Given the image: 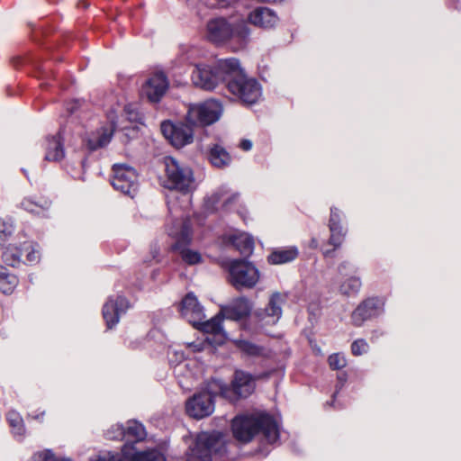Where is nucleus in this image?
I'll return each mask as SVG.
<instances>
[{"label":"nucleus","mask_w":461,"mask_h":461,"mask_svg":"<svg viewBox=\"0 0 461 461\" xmlns=\"http://www.w3.org/2000/svg\"><path fill=\"white\" fill-rule=\"evenodd\" d=\"M81 164H82V166L84 167L85 160H82V161H81Z\"/></svg>","instance_id":"nucleus-52"},{"label":"nucleus","mask_w":461,"mask_h":461,"mask_svg":"<svg viewBox=\"0 0 461 461\" xmlns=\"http://www.w3.org/2000/svg\"><path fill=\"white\" fill-rule=\"evenodd\" d=\"M368 349V344L364 339H357L351 345V351L355 356H360Z\"/></svg>","instance_id":"nucleus-42"},{"label":"nucleus","mask_w":461,"mask_h":461,"mask_svg":"<svg viewBox=\"0 0 461 461\" xmlns=\"http://www.w3.org/2000/svg\"><path fill=\"white\" fill-rule=\"evenodd\" d=\"M69 110L70 113H73L74 110H75V107H71V108H68Z\"/></svg>","instance_id":"nucleus-50"},{"label":"nucleus","mask_w":461,"mask_h":461,"mask_svg":"<svg viewBox=\"0 0 461 461\" xmlns=\"http://www.w3.org/2000/svg\"><path fill=\"white\" fill-rule=\"evenodd\" d=\"M168 234L176 238V242L172 249L176 252L181 260L187 265H195L201 261V254L198 250L190 247L192 240V227L188 221H185L181 223L178 230H167Z\"/></svg>","instance_id":"nucleus-9"},{"label":"nucleus","mask_w":461,"mask_h":461,"mask_svg":"<svg viewBox=\"0 0 461 461\" xmlns=\"http://www.w3.org/2000/svg\"><path fill=\"white\" fill-rule=\"evenodd\" d=\"M230 93L245 104H253L262 96V88L259 83L248 77L241 68L240 73L234 75L228 83Z\"/></svg>","instance_id":"nucleus-8"},{"label":"nucleus","mask_w":461,"mask_h":461,"mask_svg":"<svg viewBox=\"0 0 461 461\" xmlns=\"http://www.w3.org/2000/svg\"><path fill=\"white\" fill-rule=\"evenodd\" d=\"M231 429L234 438L243 443L249 442L259 430L269 443H276L280 435L278 421L265 412L237 416Z\"/></svg>","instance_id":"nucleus-1"},{"label":"nucleus","mask_w":461,"mask_h":461,"mask_svg":"<svg viewBox=\"0 0 461 461\" xmlns=\"http://www.w3.org/2000/svg\"><path fill=\"white\" fill-rule=\"evenodd\" d=\"M240 71V61L234 58L220 59L212 65H206L203 68V90L214 89L224 79L232 78Z\"/></svg>","instance_id":"nucleus-6"},{"label":"nucleus","mask_w":461,"mask_h":461,"mask_svg":"<svg viewBox=\"0 0 461 461\" xmlns=\"http://www.w3.org/2000/svg\"><path fill=\"white\" fill-rule=\"evenodd\" d=\"M124 429L127 443L123 445L121 455L108 452L98 456L95 461H166L165 456L158 449L136 450L134 443L143 440L147 435L141 423L131 420Z\"/></svg>","instance_id":"nucleus-2"},{"label":"nucleus","mask_w":461,"mask_h":461,"mask_svg":"<svg viewBox=\"0 0 461 461\" xmlns=\"http://www.w3.org/2000/svg\"><path fill=\"white\" fill-rule=\"evenodd\" d=\"M250 30L244 20L230 23L223 18H215L207 23V38L214 43L223 42L233 36L246 38Z\"/></svg>","instance_id":"nucleus-7"},{"label":"nucleus","mask_w":461,"mask_h":461,"mask_svg":"<svg viewBox=\"0 0 461 461\" xmlns=\"http://www.w3.org/2000/svg\"><path fill=\"white\" fill-rule=\"evenodd\" d=\"M285 302V294L278 292L273 293L267 307L258 310L255 315L263 324H276L282 316V306Z\"/></svg>","instance_id":"nucleus-13"},{"label":"nucleus","mask_w":461,"mask_h":461,"mask_svg":"<svg viewBox=\"0 0 461 461\" xmlns=\"http://www.w3.org/2000/svg\"><path fill=\"white\" fill-rule=\"evenodd\" d=\"M248 21L257 27L271 29L276 26L279 18L270 8L258 7L249 14Z\"/></svg>","instance_id":"nucleus-18"},{"label":"nucleus","mask_w":461,"mask_h":461,"mask_svg":"<svg viewBox=\"0 0 461 461\" xmlns=\"http://www.w3.org/2000/svg\"><path fill=\"white\" fill-rule=\"evenodd\" d=\"M237 348L244 354L251 357L260 356L263 352L262 348L243 339L235 340Z\"/></svg>","instance_id":"nucleus-37"},{"label":"nucleus","mask_w":461,"mask_h":461,"mask_svg":"<svg viewBox=\"0 0 461 461\" xmlns=\"http://www.w3.org/2000/svg\"><path fill=\"white\" fill-rule=\"evenodd\" d=\"M222 5H230L234 0H220Z\"/></svg>","instance_id":"nucleus-48"},{"label":"nucleus","mask_w":461,"mask_h":461,"mask_svg":"<svg viewBox=\"0 0 461 461\" xmlns=\"http://www.w3.org/2000/svg\"><path fill=\"white\" fill-rule=\"evenodd\" d=\"M31 461H71L69 458H57L50 450L35 453Z\"/></svg>","instance_id":"nucleus-39"},{"label":"nucleus","mask_w":461,"mask_h":461,"mask_svg":"<svg viewBox=\"0 0 461 461\" xmlns=\"http://www.w3.org/2000/svg\"><path fill=\"white\" fill-rule=\"evenodd\" d=\"M232 389L238 396L248 397L254 392L255 381L251 375L244 371L238 370L234 375Z\"/></svg>","instance_id":"nucleus-20"},{"label":"nucleus","mask_w":461,"mask_h":461,"mask_svg":"<svg viewBox=\"0 0 461 461\" xmlns=\"http://www.w3.org/2000/svg\"><path fill=\"white\" fill-rule=\"evenodd\" d=\"M125 429L122 424L112 426L105 433L108 439H122L124 438Z\"/></svg>","instance_id":"nucleus-41"},{"label":"nucleus","mask_w":461,"mask_h":461,"mask_svg":"<svg viewBox=\"0 0 461 461\" xmlns=\"http://www.w3.org/2000/svg\"><path fill=\"white\" fill-rule=\"evenodd\" d=\"M202 351V342H191L186 345V357H191L193 354L199 353Z\"/></svg>","instance_id":"nucleus-44"},{"label":"nucleus","mask_w":461,"mask_h":461,"mask_svg":"<svg viewBox=\"0 0 461 461\" xmlns=\"http://www.w3.org/2000/svg\"><path fill=\"white\" fill-rule=\"evenodd\" d=\"M65 156L63 143L61 141L60 134H57L46 140V153L45 160L48 161H59Z\"/></svg>","instance_id":"nucleus-23"},{"label":"nucleus","mask_w":461,"mask_h":461,"mask_svg":"<svg viewBox=\"0 0 461 461\" xmlns=\"http://www.w3.org/2000/svg\"><path fill=\"white\" fill-rule=\"evenodd\" d=\"M185 122L193 128L194 131L196 128L202 126V104H189Z\"/></svg>","instance_id":"nucleus-31"},{"label":"nucleus","mask_w":461,"mask_h":461,"mask_svg":"<svg viewBox=\"0 0 461 461\" xmlns=\"http://www.w3.org/2000/svg\"><path fill=\"white\" fill-rule=\"evenodd\" d=\"M377 302L369 299L362 303L352 313V321L355 325H361L364 321L376 313Z\"/></svg>","instance_id":"nucleus-22"},{"label":"nucleus","mask_w":461,"mask_h":461,"mask_svg":"<svg viewBox=\"0 0 461 461\" xmlns=\"http://www.w3.org/2000/svg\"><path fill=\"white\" fill-rule=\"evenodd\" d=\"M22 257H23V248L13 245L8 246L3 252L4 261L13 267L20 263Z\"/></svg>","instance_id":"nucleus-34"},{"label":"nucleus","mask_w":461,"mask_h":461,"mask_svg":"<svg viewBox=\"0 0 461 461\" xmlns=\"http://www.w3.org/2000/svg\"><path fill=\"white\" fill-rule=\"evenodd\" d=\"M113 131V124L102 128L99 131H97L96 136H93L87 140V146L89 149L95 150L107 145L111 141Z\"/></svg>","instance_id":"nucleus-25"},{"label":"nucleus","mask_w":461,"mask_h":461,"mask_svg":"<svg viewBox=\"0 0 461 461\" xmlns=\"http://www.w3.org/2000/svg\"><path fill=\"white\" fill-rule=\"evenodd\" d=\"M138 132H123V136L126 137V140H128L130 138H135L137 137Z\"/></svg>","instance_id":"nucleus-47"},{"label":"nucleus","mask_w":461,"mask_h":461,"mask_svg":"<svg viewBox=\"0 0 461 461\" xmlns=\"http://www.w3.org/2000/svg\"><path fill=\"white\" fill-rule=\"evenodd\" d=\"M13 232V226L4 219H0V243Z\"/></svg>","instance_id":"nucleus-43"},{"label":"nucleus","mask_w":461,"mask_h":461,"mask_svg":"<svg viewBox=\"0 0 461 461\" xmlns=\"http://www.w3.org/2000/svg\"><path fill=\"white\" fill-rule=\"evenodd\" d=\"M129 308L128 301L121 295L110 296L103 307V317L108 329L115 326Z\"/></svg>","instance_id":"nucleus-14"},{"label":"nucleus","mask_w":461,"mask_h":461,"mask_svg":"<svg viewBox=\"0 0 461 461\" xmlns=\"http://www.w3.org/2000/svg\"><path fill=\"white\" fill-rule=\"evenodd\" d=\"M160 128L164 137L176 149H181L194 141V131L185 122L166 121L161 123Z\"/></svg>","instance_id":"nucleus-11"},{"label":"nucleus","mask_w":461,"mask_h":461,"mask_svg":"<svg viewBox=\"0 0 461 461\" xmlns=\"http://www.w3.org/2000/svg\"><path fill=\"white\" fill-rule=\"evenodd\" d=\"M185 59L194 66L192 80L194 85L200 86L202 85V68L196 63V59L200 57V50L198 48L191 47L185 52Z\"/></svg>","instance_id":"nucleus-28"},{"label":"nucleus","mask_w":461,"mask_h":461,"mask_svg":"<svg viewBox=\"0 0 461 461\" xmlns=\"http://www.w3.org/2000/svg\"><path fill=\"white\" fill-rule=\"evenodd\" d=\"M25 262L29 264L37 263L40 260V252L30 243H24L23 247Z\"/></svg>","instance_id":"nucleus-38"},{"label":"nucleus","mask_w":461,"mask_h":461,"mask_svg":"<svg viewBox=\"0 0 461 461\" xmlns=\"http://www.w3.org/2000/svg\"><path fill=\"white\" fill-rule=\"evenodd\" d=\"M184 358V353L180 354V359Z\"/></svg>","instance_id":"nucleus-51"},{"label":"nucleus","mask_w":461,"mask_h":461,"mask_svg":"<svg viewBox=\"0 0 461 461\" xmlns=\"http://www.w3.org/2000/svg\"><path fill=\"white\" fill-rule=\"evenodd\" d=\"M323 255L325 257H329L330 255V251L329 249H325V250H323Z\"/></svg>","instance_id":"nucleus-49"},{"label":"nucleus","mask_w":461,"mask_h":461,"mask_svg":"<svg viewBox=\"0 0 461 461\" xmlns=\"http://www.w3.org/2000/svg\"><path fill=\"white\" fill-rule=\"evenodd\" d=\"M7 420L14 436L23 437L25 432V428L21 414L16 411H10L7 413Z\"/></svg>","instance_id":"nucleus-33"},{"label":"nucleus","mask_w":461,"mask_h":461,"mask_svg":"<svg viewBox=\"0 0 461 461\" xmlns=\"http://www.w3.org/2000/svg\"><path fill=\"white\" fill-rule=\"evenodd\" d=\"M240 147L245 150V151H249L252 149V142L251 140H242L240 141Z\"/></svg>","instance_id":"nucleus-45"},{"label":"nucleus","mask_w":461,"mask_h":461,"mask_svg":"<svg viewBox=\"0 0 461 461\" xmlns=\"http://www.w3.org/2000/svg\"><path fill=\"white\" fill-rule=\"evenodd\" d=\"M227 388L220 380L207 382L203 388V417L209 416L214 411V398L217 396L227 397Z\"/></svg>","instance_id":"nucleus-17"},{"label":"nucleus","mask_w":461,"mask_h":461,"mask_svg":"<svg viewBox=\"0 0 461 461\" xmlns=\"http://www.w3.org/2000/svg\"><path fill=\"white\" fill-rule=\"evenodd\" d=\"M298 251L295 248L283 249L273 251L268 256L271 264H285L296 258Z\"/></svg>","instance_id":"nucleus-29"},{"label":"nucleus","mask_w":461,"mask_h":461,"mask_svg":"<svg viewBox=\"0 0 461 461\" xmlns=\"http://www.w3.org/2000/svg\"><path fill=\"white\" fill-rule=\"evenodd\" d=\"M113 173L111 184L113 188L133 197L139 188V176L136 170L126 164H114Z\"/></svg>","instance_id":"nucleus-10"},{"label":"nucleus","mask_w":461,"mask_h":461,"mask_svg":"<svg viewBox=\"0 0 461 461\" xmlns=\"http://www.w3.org/2000/svg\"><path fill=\"white\" fill-rule=\"evenodd\" d=\"M361 287V281L358 277L349 276L346 278L339 286L343 294L354 295L358 293Z\"/></svg>","instance_id":"nucleus-35"},{"label":"nucleus","mask_w":461,"mask_h":461,"mask_svg":"<svg viewBox=\"0 0 461 461\" xmlns=\"http://www.w3.org/2000/svg\"><path fill=\"white\" fill-rule=\"evenodd\" d=\"M223 105L217 99H207L203 102V125H211L218 122L223 114Z\"/></svg>","instance_id":"nucleus-21"},{"label":"nucleus","mask_w":461,"mask_h":461,"mask_svg":"<svg viewBox=\"0 0 461 461\" xmlns=\"http://www.w3.org/2000/svg\"><path fill=\"white\" fill-rule=\"evenodd\" d=\"M50 206V202L49 200H42L41 202H36L31 198H25L22 202V207L37 215H43L45 211H47Z\"/></svg>","instance_id":"nucleus-32"},{"label":"nucleus","mask_w":461,"mask_h":461,"mask_svg":"<svg viewBox=\"0 0 461 461\" xmlns=\"http://www.w3.org/2000/svg\"><path fill=\"white\" fill-rule=\"evenodd\" d=\"M168 87L167 77L159 72L151 76L141 88V95L146 96L149 102L158 103L166 94Z\"/></svg>","instance_id":"nucleus-15"},{"label":"nucleus","mask_w":461,"mask_h":461,"mask_svg":"<svg viewBox=\"0 0 461 461\" xmlns=\"http://www.w3.org/2000/svg\"><path fill=\"white\" fill-rule=\"evenodd\" d=\"M17 285L18 279L14 275L0 273V291L3 294H8L13 293Z\"/></svg>","instance_id":"nucleus-36"},{"label":"nucleus","mask_w":461,"mask_h":461,"mask_svg":"<svg viewBox=\"0 0 461 461\" xmlns=\"http://www.w3.org/2000/svg\"><path fill=\"white\" fill-rule=\"evenodd\" d=\"M228 243L231 244L241 255L250 256L254 249L253 238L242 231L236 230L235 232L226 236Z\"/></svg>","instance_id":"nucleus-19"},{"label":"nucleus","mask_w":461,"mask_h":461,"mask_svg":"<svg viewBox=\"0 0 461 461\" xmlns=\"http://www.w3.org/2000/svg\"><path fill=\"white\" fill-rule=\"evenodd\" d=\"M203 461H219L225 453V439L221 432L203 433Z\"/></svg>","instance_id":"nucleus-16"},{"label":"nucleus","mask_w":461,"mask_h":461,"mask_svg":"<svg viewBox=\"0 0 461 461\" xmlns=\"http://www.w3.org/2000/svg\"><path fill=\"white\" fill-rule=\"evenodd\" d=\"M340 221V212L338 209L332 208L330 212V244L334 247V249L339 248L343 240L344 233L342 231L341 227L339 226Z\"/></svg>","instance_id":"nucleus-24"},{"label":"nucleus","mask_w":461,"mask_h":461,"mask_svg":"<svg viewBox=\"0 0 461 461\" xmlns=\"http://www.w3.org/2000/svg\"><path fill=\"white\" fill-rule=\"evenodd\" d=\"M239 196H240V194H239L238 193L231 194V196H230V198H228V199L224 202L223 206H224L225 208H228V207H229V203H230L231 202H234V201L238 200Z\"/></svg>","instance_id":"nucleus-46"},{"label":"nucleus","mask_w":461,"mask_h":461,"mask_svg":"<svg viewBox=\"0 0 461 461\" xmlns=\"http://www.w3.org/2000/svg\"><path fill=\"white\" fill-rule=\"evenodd\" d=\"M230 284L236 289H251L260 279V272L251 262L233 259L228 265Z\"/></svg>","instance_id":"nucleus-5"},{"label":"nucleus","mask_w":461,"mask_h":461,"mask_svg":"<svg viewBox=\"0 0 461 461\" xmlns=\"http://www.w3.org/2000/svg\"><path fill=\"white\" fill-rule=\"evenodd\" d=\"M179 312L195 330H202V305L194 293L189 292L185 295L179 305Z\"/></svg>","instance_id":"nucleus-12"},{"label":"nucleus","mask_w":461,"mask_h":461,"mask_svg":"<svg viewBox=\"0 0 461 461\" xmlns=\"http://www.w3.org/2000/svg\"><path fill=\"white\" fill-rule=\"evenodd\" d=\"M166 180L164 186L188 194L196 188V183L191 167L180 163L173 157L164 158Z\"/></svg>","instance_id":"nucleus-4"},{"label":"nucleus","mask_w":461,"mask_h":461,"mask_svg":"<svg viewBox=\"0 0 461 461\" xmlns=\"http://www.w3.org/2000/svg\"><path fill=\"white\" fill-rule=\"evenodd\" d=\"M186 444H189L186 452L187 461H202V435L200 432L195 434L194 439L193 436L185 437Z\"/></svg>","instance_id":"nucleus-26"},{"label":"nucleus","mask_w":461,"mask_h":461,"mask_svg":"<svg viewBox=\"0 0 461 461\" xmlns=\"http://www.w3.org/2000/svg\"><path fill=\"white\" fill-rule=\"evenodd\" d=\"M252 310L250 302L240 297L234 300L230 305L221 308L220 314L203 322V347L205 344L217 346L226 339V334L221 327L222 319L239 321L249 315Z\"/></svg>","instance_id":"nucleus-3"},{"label":"nucleus","mask_w":461,"mask_h":461,"mask_svg":"<svg viewBox=\"0 0 461 461\" xmlns=\"http://www.w3.org/2000/svg\"><path fill=\"white\" fill-rule=\"evenodd\" d=\"M188 416L197 420L202 419V393H195L185 403Z\"/></svg>","instance_id":"nucleus-30"},{"label":"nucleus","mask_w":461,"mask_h":461,"mask_svg":"<svg viewBox=\"0 0 461 461\" xmlns=\"http://www.w3.org/2000/svg\"><path fill=\"white\" fill-rule=\"evenodd\" d=\"M208 158L212 165L216 167H226L231 161L230 154L220 145H214L210 149Z\"/></svg>","instance_id":"nucleus-27"},{"label":"nucleus","mask_w":461,"mask_h":461,"mask_svg":"<svg viewBox=\"0 0 461 461\" xmlns=\"http://www.w3.org/2000/svg\"><path fill=\"white\" fill-rule=\"evenodd\" d=\"M329 365L334 370L342 369L347 366V359L344 355L334 353L329 357Z\"/></svg>","instance_id":"nucleus-40"}]
</instances>
